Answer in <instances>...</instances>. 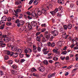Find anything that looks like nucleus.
Masks as SVG:
<instances>
[{"label":"nucleus","instance_id":"obj_20","mask_svg":"<svg viewBox=\"0 0 78 78\" xmlns=\"http://www.w3.org/2000/svg\"><path fill=\"white\" fill-rule=\"evenodd\" d=\"M12 67V69H16L17 68V65H13Z\"/></svg>","mask_w":78,"mask_h":78},{"label":"nucleus","instance_id":"obj_27","mask_svg":"<svg viewBox=\"0 0 78 78\" xmlns=\"http://www.w3.org/2000/svg\"><path fill=\"white\" fill-rule=\"evenodd\" d=\"M66 32H65V33H63L62 34V37H64V38H65L66 37Z\"/></svg>","mask_w":78,"mask_h":78},{"label":"nucleus","instance_id":"obj_24","mask_svg":"<svg viewBox=\"0 0 78 78\" xmlns=\"http://www.w3.org/2000/svg\"><path fill=\"white\" fill-rule=\"evenodd\" d=\"M63 28L65 30H67V26L66 25H65L63 26Z\"/></svg>","mask_w":78,"mask_h":78},{"label":"nucleus","instance_id":"obj_18","mask_svg":"<svg viewBox=\"0 0 78 78\" xmlns=\"http://www.w3.org/2000/svg\"><path fill=\"white\" fill-rule=\"evenodd\" d=\"M48 49L47 47H44L42 49V51L43 52H44V51H46Z\"/></svg>","mask_w":78,"mask_h":78},{"label":"nucleus","instance_id":"obj_35","mask_svg":"<svg viewBox=\"0 0 78 78\" xmlns=\"http://www.w3.org/2000/svg\"><path fill=\"white\" fill-rule=\"evenodd\" d=\"M42 41L43 42H46V39H45V38L44 37L43 38Z\"/></svg>","mask_w":78,"mask_h":78},{"label":"nucleus","instance_id":"obj_30","mask_svg":"<svg viewBox=\"0 0 78 78\" xmlns=\"http://www.w3.org/2000/svg\"><path fill=\"white\" fill-rule=\"evenodd\" d=\"M19 22L20 23V25H23L25 23L24 21H20Z\"/></svg>","mask_w":78,"mask_h":78},{"label":"nucleus","instance_id":"obj_23","mask_svg":"<svg viewBox=\"0 0 78 78\" xmlns=\"http://www.w3.org/2000/svg\"><path fill=\"white\" fill-rule=\"evenodd\" d=\"M31 24L33 27H35V24H36V22H35V21H33L31 22Z\"/></svg>","mask_w":78,"mask_h":78},{"label":"nucleus","instance_id":"obj_60","mask_svg":"<svg viewBox=\"0 0 78 78\" xmlns=\"http://www.w3.org/2000/svg\"><path fill=\"white\" fill-rule=\"evenodd\" d=\"M62 7L61 6H59L58 8L57 9H58V10H59L60 11L61 10V9H62Z\"/></svg>","mask_w":78,"mask_h":78},{"label":"nucleus","instance_id":"obj_54","mask_svg":"<svg viewBox=\"0 0 78 78\" xmlns=\"http://www.w3.org/2000/svg\"><path fill=\"white\" fill-rule=\"evenodd\" d=\"M58 11V9H56L54 11L55 14Z\"/></svg>","mask_w":78,"mask_h":78},{"label":"nucleus","instance_id":"obj_36","mask_svg":"<svg viewBox=\"0 0 78 78\" xmlns=\"http://www.w3.org/2000/svg\"><path fill=\"white\" fill-rule=\"evenodd\" d=\"M53 60H54V61H58V57H55L53 58Z\"/></svg>","mask_w":78,"mask_h":78},{"label":"nucleus","instance_id":"obj_7","mask_svg":"<svg viewBox=\"0 0 78 78\" xmlns=\"http://www.w3.org/2000/svg\"><path fill=\"white\" fill-rule=\"evenodd\" d=\"M57 46L60 47H62V42L61 41H58L57 43Z\"/></svg>","mask_w":78,"mask_h":78},{"label":"nucleus","instance_id":"obj_48","mask_svg":"<svg viewBox=\"0 0 78 78\" xmlns=\"http://www.w3.org/2000/svg\"><path fill=\"white\" fill-rule=\"evenodd\" d=\"M14 52H10V55L11 56H12L13 55H14Z\"/></svg>","mask_w":78,"mask_h":78},{"label":"nucleus","instance_id":"obj_5","mask_svg":"<svg viewBox=\"0 0 78 78\" xmlns=\"http://www.w3.org/2000/svg\"><path fill=\"white\" fill-rule=\"evenodd\" d=\"M17 49V47L16 46H12L11 47V50H12V51H16Z\"/></svg>","mask_w":78,"mask_h":78},{"label":"nucleus","instance_id":"obj_32","mask_svg":"<svg viewBox=\"0 0 78 78\" xmlns=\"http://www.w3.org/2000/svg\"><path fill=\"white\" fill-rule=\"evenodd\" d=\"M48 53H49V51H45L44 52L43 54L44 55H47Z\"/></svg>","mask_w":78,"mask_h":78},{"label":"nucleus","instance_id":"obj_16","mask_svg":"<svg viewBox=\"0 0 78 78\" xmlns=\"http://www.w3.org/2000/svg\"><path fill=\"white\" fill-rule=\"evenodd\" d=\"M67 26L68 28V29H69L70 30V29L72 28V25L70 24H68Z\"/></svg>","mask_w":78,"mask_h":78},{"label":"nucleus","instance_id":"obj_11","mask_svg":"<svg viewBox=\"0 0 78 78\" xmlns=\"http://www.w3.org/2000/svg\"><path fill=\"white\" fill-rule=\"evenodd\" d=\"M31 16L33 18L37 16V14L35 13V12H32L31 14Z\"/></svg>","mask_w":78,"mask_h":78},{"label":"nucleus","instance_id":"obj_63","mask_svg":"<svg viewBox=\"0 0 78 78\" xmlns=\"http://www.w3.org/2000/svg\"><path fill=\"white\" fill-rule=\"evenodd\" d=\"M74 6V4H71L70 5V8H73Z\"/></svg>","mask_w":78,"mask_h":78},{"label":"nucleus","instance_id":"obj_28","mask_svg":"<svg viewBox=\"0 0 78 78\" xmlns=\"http://www.w3.org/2000/svg\"><path fill=\"white\" fill-rule=\"evenodd\" d=\"M11 72L12 73H13V74H16L17 73V72L14 70H12L11 71Z\"/></svg>","mask_w":78,"mask_h":78},{"label":"nucleus","instance_id":"obj_46","mask_svg":"<svg viewBox=\"0 0 78 78\" xmlns=\"http://www.w3.org/2000/svg\"><path fill=\"white\" fill-rule=\"evenodd\" d=\"M4 27L5 26L1 25V26L0 27V29L1 30H3Z\"/></svg>","mask_w":78,"mask_h":78},{"label":"nucleus","instance_id":"obj_13","mask_svg":"<svg viewBox=\"0 0 78 78\" xmlns=\"http://www.w3.org/2000/svg\"><path fill=\"white\" fill-rule=\"evenodd\" d=\"M55 74L53 73V74H49L48 76V78H50L51 77H52V76H55Z\"/></svg>","mask_w":78,"mask_h":78},{"label":"nucleus","instance_id":"obj_40","mask_svg":"<svg viewBox=\"0 0 78 78\" xmlns=\"http://www.w3.org/2000/svg\"><path fill=\"white\" fill-rule=\"evenodd\" d=\"M7 20L8 22H11V18L9 17L8 19H7Z\"/></svg>","mask_w":78,"mask_h":78},{"label":"nucleus","instance_id":"obj_31","mask_svg":"<svg viewBox=\"0 0 78 78\" xmlns=\"http://www.w3.org/2000/svg\"><path fill=\"white\" fill-rule=\"evenodd\" d=\"M62 0H58V3H60V4L63 5V3H62Z\"/></svg>","mask_w":78,"mask_h":78},{"label":"nucleus","instance_id":"obj_2","mask_svg":"<svg viewBox=\"0 0 78 78\" xmlns=\"http://www.w3.org/2000/svg\"><path fill=\"white\" fill-rule=\"evenodd\" d=\"M33 51V50H31L30 48H28L27 49H25L24 50V52L26 53H30L31 52Z\"/></svg>","mask_w":78,"mask_h":78},{"label":"nucleus","instance_id":"obj_64","mask_svg":"<svg viewBox=\"0 0 78 78\" xmlns=\"http://www.w3.org/2000/svg\"><path fill=\"white\" fill-rule=\"evenodd\" d=\"M73 49L74 50H78V47H77V46H76L75 47H74L73 48Z\"/></svg>","mask_w":78,"mask_h":78},{"label":"nucleus","instance_id":"obj_37","mask_svg":"<svg viewBox=\"0 0 78 78\" xmlns=\"http://www.w3.org/2000/svg\"><path fill=\"white\" fill-rule=\"evenodd\" d=\"M50 13L51 14V15H55V12L54 11L50 12Z\"/></svg>","mask_w":78,"mask_h":78},{"label":"nucleus","instance_id":"obj_51","mask_svg":"<svg viewBox=\"0 0 78 78\" xmlns=\"http://www.w3.org/2000/svg\"><path fill=\"white\" fill-rule=\"evenodd\" d=\"M20 55V57L21 58H22L23 57V54H21V53L19 54Z\"/></svg>","mask_w":78,"mask_h":78},{"label":"nucleus","instance_id":"obj_42","mask_svg":"<svg viewBox=\"0 0 78 78\" xmlns=\"http://www.w3.org/2000/svg\"><path fill=\"white\" fill-rule=\"evenodd\" d=\"M4 14H7V13L8 12V10H5L4 11Z\"/></svg>","mask_w":78,"mask_h":78},{"label":"nucleus","instance_id":"obj_57","mask_svg":"<svg viewBox=\"0 0 78 78\" xmlns=\"http://www.w3.org/2000/svg\"><path fill=\"white\" fill-rule=\"evenodd\" d=\"M60 30L61 32H63V31H64V29L62 28H60Z\"/></svg>","mask_w":78,"mask_h":78},{"label":"nucleus","instance_id":"obj_50","mask_svg":"<svg viewBox=\"0 0 78 78\" xmlns=\"http://www.w3.org/2000/svg\"><path fill=\"white\" fill-rule=\"evenodd\" d=\"M33 52L35 53H36L37 52V49H33Z\"/></svg>","mask_w":78,"mask_h":78},{"label":"nucleus","instance_id":"obj_17","mask_svg":"<svg viewBox=\"0 0 78 78\" xmlns=\"http://www.w3.org/2000/svg\"><path fill=\"white\" fill-rule=\"evenodd\" d=\"M33 75L34 76H36V77H37V78H39V75L37 74L34 73L33 74Z\"/></svg>","mask_w":78,"mask_h":78},{"label":"nucleus","instance_id":"obj_43","mask_svg":"<svg viewBox=\"0 0 78 78\" xmlns=\"http://www.w3.org/2000/svg\"><path fill=\"white\" fill-rule=\"evenodd\" d=\"M33 50H36L37 49V48L36 47V45H33Z\"/></svg>","mask_w":78,"mask_h":78},{"label":"nucleus","instance_id":"obj_3","mask_svg":"<svg viewBox=\"0 0 78 78\" xmlns=\"http://www.w3.org/2000/svg\"><path fill=\"white\" fill-rule=\"evenodd\" d=\"M51 33L52 34H53L54 36H56L58 34V30H53V31H51Z\"/></svg>","mask_w":78,"mask_h":78},{"label":"nucleus","instance_id":"obj_49","mask_svg":"<svg viewBox=\"0 0 78 78\" xmlns=\"http://www.w3.org/2000/svg\"><path fill=\"white\" fill-rule=\"evenodd\" d=\"M72 67H73V65H71L70 66H69L68 67L67 69H72Z\"/></svg>","mask_w":78,"mask_h":78},{"label":"nucleus","instance_id":"obj_56","mask_svg":"<svg viewBox=\"0 0 78 78\" xmlns=\"http://www.w3.org/2000/svg\"><path fill=\"white\" fill-rule=\"evenodd\" d=\"M70 2L69 1H68L65 4V5H69V3H70Z\"/></svg>","mask_w":78,"mask_h":78},{"label":"nucleus","instance_id":"obj_34","mask_svg":"<svg viewBox=\"0 0 78 78\" xmlns=\"http://www.w3.org/2000/svg\"><path fill=\"white\" fill-rule=\"evenodd\" d=\"M37 50L38 51H41V48L38 47L37 48Z\"/></svg>","mask_w":78,"mask_h":78},{"label":"nucleus","instance_id":"obj_45","mask_svg":"<svg viewBox=\"0 0 78 78\" xmlns=\"http://www.w3.org/2000/svg\"><path fill=\"white\" fill-rule=\"evenodd\" d=\"M62 55H66L67 54V51H63L62 53Z\"/></svg>","mask_w":78,"mask_h":78},{"label":"nucleus","instance_id":"obj_52","mask_svg":"<svg viewBox=\"0 0 78 78\" xmlns=\"http://www.w3.org/2000/svg\"><path fill=\"white\" fill-rule=\"evenodd\" d=\"M45 37L46 39H49L50 36L49 35H46L45 36Z\"/></svg>","mask_w":78,"mask_h":78},{"label":"nucleus","instance_id":"obj_59","mask_svg":"<svg viewBox=\"0 0 78 78\" xmlns=\"http://www.w3.org/2000/svg\"><path fill=\"white\" fill-rule=\"evenodd\" d=\"M11 43H8L7 44V46L8 47H11Z\"/></svg>","mask_w":78,"mask_h":78},{"label":"nucleus","instance_id":"obj_53","mask_svg":"<svg viewBox=\"0 0 78 78\" xmlns=\"http://www.w3.org/2000/svg\"><path fill=\"white\" fill-rule=\"evenodd\" d=\"M10 51H6V53L7 55H10Z\"/></svg>","mask_w":78,"mask_h":78},{"label":"nucleus","instance_id":"obj_6","mask_svg":"<svg viewBox=\"0 0 78 78\" xmlns=\"http://www.w3.org/2000/svg\"><path fill=\"white\" fill-rule=\"evenodd\" d=\"M3 40L5 42H8L10 41V39L8 37H6L4 38Z\"/></svg>","mask_w":78,"mask_h":78},{"label":"nucleus","instance_id":"obj_39","mask_svg":"<svg viewBox=\"0 0 78 78\" xmlns=\"http://www.w3.org/2000/svg\"><path fill=\"white\" fill-rule=\"evenodd\" d=\"M31 71L32 72H35V71H36V69L35 68H33L31 69Z\"/></svg>","mask_w":78,"mask_h":78},{"label":"nucleus","instance_id":"obj_38","mask_svg":"<svg viewBox=\"0 0 78 78\" xmlns=\"http://www.w3.org/2000/svg\"><path fill=\"white\" fill-rule=\"evenodd\" d=\"M15 61L16 62L18 63L19 62V58H17L15 59Z\"/></svg>","mask_w":78,"mask_h":78},{"label":"nucleus","instance_id":"obj_44","mask_svg":"<svg viewBox=\"0 0 78 78\" xmlns=\"http://www.w3.org/2000/svg\"><path fill=\"white\" fill-rule=\"evenodd\" d=\"M13 63V61L12 60H9V64H12Z\"/></svg>","mask_w":78,"mask_h":78},{"label":"nucleus","instance_id":"obj_26","mask_svg":"<svg viewBox=\"0 0 78 78\" xmlns=\"http://www.w3.org/2000/svg\"><path fill=\"white\" fill-rule=\"evenodd\" d=\"M65 58H66V57H65V56H61L60 57V59L62 61H64V60L65 59Z\"/></svg>","mask_w":78,"mask_h":78},{"label":"nucleus","instance_id":"obj_55","mask_svg":"<svg viewBox=\"0 0 78 78\" xmlns=\"http://www.w3.org/2000/svg\"><path fill=\"white\" fill-rule=\"evenodd\" d=\"M25 61H26V60H25L24 59H22L21 60V62H25Z\"/></svg>","mask_w":78,"mask_h":78},{"label":"nucleus","instance_id":"obj_62","mask_svg":"<svg viewBox=\"0 0 78 78\" xmlns=\"http://www.w3.org/2000/svg\"><path fill=\"white\" fill-rule=\"evenodd\" d=\"M24 18H25V19L26 20H27V15H24Z\"/></svg>","mask_w":78,"mask_h":78},{"label":"nucleus","instance_id":"obj_10","mask_svg":"<svg viewBox=\"0 0 78 78\" xmlns=\"http://www.w3.org/2000/svg\"><path fill=\"white\" fill-rule=\"evenodd\" d=\"M16 51L18 53V54L22 53V50L20 49H17Z\"/></svg>","mask_w":78,"mask_h":78},{"label":"nucleus","instance_id":"obj_19","mask_svg":"<svg viewBox=\"0 0 78 78\" xmlns=\"http://www.w3.org/2000/svg\"><path fill=\"white\" fill-rule=\"evenodd\" d=\"M73 44L76 45V46H78V43H77L76 41H73Z\"/></svg>","mask_w":78,"mask_h":78},{"label":"nucleus","instance_id":"obj_14","mask_svg":"<svg viewBox=\"0 0 78 78\" xmlns=\"http://www.w3.org/2000/svg\"><path fill=\"white\" fill-rule=\"evenodd\" d=\"M28 30H32V27L31 26V25L29 23L28 24Z\"/></svg>","mask_w":78,"mask_h":78},{"label":"nucleus","instance_id":"obj_22","mask_svg":"<svg viewBox=\"0 0 78 78\" xmlns=\"http://www.w3.org/2000/svg\"><path fill=\"white\" fill-rule=\"evenodd\" d=\"M44 64L46 65H48V61L47 60H45L44 61Z\"/></svg>","mask_w":78,"mask_h":78},{"label":"nucleus","instance_id":"obj_29","mask_svg":"<svg viewBox=\"0 0 78 78\" xmlns=\"http://www.w3.org/2000/svg\"><path fill=\"white\" fill-rule=\"evenodd\" d=\"M51 43L50 42H48L47 43V45L48 47H51Z\"/></svg>","mask_w":78,"mask_h":78},{"label":"nucleus","instance_id":"obj_8","mask_svg":"<svg viewBox=\"0 0 78 78\" xmlns=\"http://www.w3.org/2000/svg\"><path fill=\"white\" fill-rule=\"evenodd\" d=\"M46 30V28H44L42 29L40 28L38 29L39 31H41V33L44 32V31H45Z\"/></svg>","mask_w":78,"mask_h":78},{"label":"nucleus","instance_id":"obj_21","mask_svg":"<svg viewBox=\"0 0 78 78\" xmlns=\"http://www.w3.org/2000/svg\"><path fill=\"white\" fill-rule=\"evenodd\" d=\"M36 40L37 41H38V42H40V41H41V37H40L37 36V37Z\"/></svg>","mask_w":78,"mask_h":78},{"label":"nucleus","instance_id":"obj_4","mask_svg":"<svg viewBox=\"0 0 78 78\" xmlns=\"http://www.w3.org/2000/svg\"><path fill=\"white\" fill-rule=\"evenodd\" d=\"M45 69V68L43 66L40 67L38 69V70L40 72H44Z\"/></svg>","mask_w":78,"mask_h":78},{"label":"nucleus","instance_id":"obj_47","mask_svg":"<svg viewBox=\"0 0 78 78\" xmlns=\"http://www.w3.org/2000/svg\"><path fill=\"white\" fill-rule=\"evenodd\" d=\"M55 44L54 42H52V43H51V47H55Z\"/></svg>","mask_w":78,"mask_h":78},{"label":"nucleus","instance_id":"obj_12","mask_svg":"<svg viewBox=\"0 0 78 78\" xmlns=\"http://www.w3.org/2000/svg\"><path fill=\"white\" fill-rule=\"evenodd\" d=\"M21 4V2L20 1H17L15 2V5H19Z\"/></svg>","mask_w":78,"mask_h":78},{"label":"nucleus","instance_id":"obj_25","mask_svg":"<svg viewBox=\"0 0 78 78\" xmlns=\"http://www.w3.org/2000/svg\"><path fill=\"white\" fill-rule=\"evenodd\" d=\"M6 24L8 26H10V25H12V23L10 22H9L6 23Z\"/></svg>","mask_w":78,"mask_h":78},{"label":"nucleus","instance_id":"obj_1","mask_svg":"<svg viewBox=\"0 0 78 78\" xmlns=\"http://www.w3.org/2000/svg\"><path fill=\"white\" fill-rule=\"evenodd\" d=\"M37 14L38 16H41L42 13L44 14V15H46L47 14V11L45 9H43L41 11L38 10L37 12Z\"/></svg>","mask_w":78,"mask_h":78},{"label":"nucleus","instance_id":"obj_41","mask_svg":"<svg viewBox=\"0 0 78 78\" xmlns=\"http://www.w3.org/2000/svg\"><path fill=\"white\" fill-rule=\"evenodd\" d=\"M1 46L2 47H5L6 46V44L5 43H3V44H1Z\"/></svg>","mask_w":78,"mask_h":78},{"label":"nucleus","instance_id":"obj_33","mask_svg":"<svg viewBox=\"0 0 78 78\" xmlns=\"http://www.w3.org/2000/svg\"><path fill=\"white\" fill-rule=\"evenodd\" d=\"M41 26L42 27H44V28H45V27H46V24L45 23L42 24L41 25Z\"/></svg>","mask_w":78,"mask_h":78},{"label":"nucleus","instance_id":"obj_15","mask_svg":"<svg viewBox=\"0 0 78 78\" xmlns=\"http://www.w3.org/2000/svg\"><path fill=\"white\" fill-rule=\"evenodd\" d=\"M0 24L3 26H5V22H4L3 21H2V20H1L0 21Z\"/></svg>","mask_w":78,"mask_h":78},{"label":"nucleus","instance_id":"obj_58","mask_svg":"<svg viewBox=\"0 0 78 78\" xmlns=\"http://www.w3.org/2000/svg\"><path fill=\"white\" fill-rule=\"evenodd\" d=\"M27 14L28 16H31V12H27Z\"/></svg>","mask_w":78,"mask_h":78},{"label":"nucleus","instance_id":"obj_61","mask_svg":"<svg viewBox=\"0 0 78 78\" xmlns=\"http://www.w3.org/2000/svg\"><path fill=\"white\" fill-rule=\"evenodd\" d=\"M52 28H54L55 30L56 29V25H53V26H52Z\"/></svg>","mask_w":78,"mask_h":78},{"label":"nucleus","instance_id":"obj_9","mask_svg":"<svg viewBox=\"0 0 78 78\" xmlns=\"http://www.w3.org/2000/svg\"><path fill=\"white\" fill-rule=\"evenodd\" d=\"M2 19L3 21H6L7 20V17L5 16H4L2 17Z\"/></svg>","mask_w":78,"mask_h":78}]
</instances>
